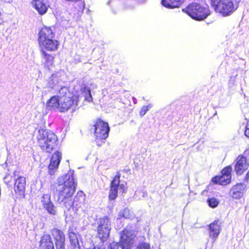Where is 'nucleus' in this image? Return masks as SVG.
Listing matches in <instances>:
<instances>
[{"label": "nucleus", "mask_w": 249, "mask_h": 249, "mask_svg": "<svg viewBox=\"0 0 249 249\" xmlns=\"http://www.w3.org/2000/svg\"><path fill=\"white\" fill-rule=\"evenodd\" d=\"M73 173L70 172L59 177L55 185V195L57 201L67 209H70L73 204L72 195L76 186Z\"/></svg>", "instance_id": "1"}, {"label": "nucleus", "mask_w": 249, "mask_h": 249, "mask_svg": "<svg viewBox=\"0 0 249 249\" xmlns=\"http://www.w3.org/2000/svg\"><path fill=\"white\" fill-rule=\"evenodd\" d=\"M54 36L55 32L51 27H44L40 30L38 38L40 51L53 52L57 50L60 43Z\"/></svg>", "instance_id": "2"}, {"label": "nucleus", "mask_w": 249, "mask_h": 249, "mask_svg": "<svg viewBox=\"0 0 249 249\" xmlns=\"http://www.w3.org/2000/svg\"><path fill=\"white\" fill-rule=\"evenodd\" d=\"M37 138L41 149L49 153L53 151L57 140V137L54 133L43 129L38 130Z\"/></svg>", "instance_id": "3"}, {"label": "nucleus", "mask_w": 249, "mask_h": 249, "mask_svg": "<svg viewBox=\"0 0 249 249\" xmlns=\"http://www.w3.org/2000/svg\"><path fill=\"white\" fill-rule=\"evenodd\" d=\"M183 11L192 18L197 20H202L210 15L207 6H204L197 2L191 3Z\"/></svg>", "instance_id": "4"}, {"label": "nucleus", "mask_w": 249, "mask_h": 249, "mask_svg": "<svg viewBox=\"0 0 249 249\" xmlns=\"http://www.w3.org/2000/svg\"><path fill=\"white\" fill-rule=\"evenodd\" d=\"M211 2L215 11L223 16L231 15L237 8V5H234L231 0H211Z\"/></svg>", "instance_id": "5"}, {"label": "nucleus", "mask_w": 249, "mask_h": 249, "mask_svg": "<svg viewBox=\"0 0 249 249\" xmlns=\"http://www.w3.org/2000/svg\"><path fill=\"white\" fill-rule=\"evenodd\" d=\"M98 236L101 242H105L108 239L111 229V221L107 216H103L96 220Z\"/></svg>", "instance_id": "6"}, {"label": "nucleus", "mask_w": 249, "mask_h": 249, "mask_svg": "<svg viewBox=\"0 0 249 249\" xmlns=\"http://www.w3.org/2000/svg\"><path fill=\"white\" fill-rule=\"evenodd\" d=\"M119 174L115 176L111 182L109 197L112 200L115 199L118 196V193L123 194L126 189V183H121Z\"/></svg>", "instance_id": "7"}, {"label": "nucleus", "mask_w": 249, "mask_h": 249, "mask_svg": "<svg viewBox=\"0 0 249 249\" xmlns=\"http://www.w3.org/2000/svg\"><path fill=\"white\" fill-rule=\"evenodd\" d=\"M135 231L128 229H124L121 234L120 246L122 249H130L135 237Z\"/></svg>", "instance_id": "8"}, {"label": "nucleus", "mask_w": 249, "mask_h": 249, "mask_svg": "<svg viewBox=\"0 0 249 249\" xmlns=\"http://www.w3.org/2000/svg\"><path fill=\"white\" fill-rule=\"evenodd\" d=\"M94 126L95 136L97 139L105 140L108 137L109 127L107 123L98 120Z\"/></svg>", "instance_id": "9"}, {"label": "nucleus", "mask_w": 249, "mask_h": 249, "mask_svg": "<svg viewBox=\"0 0 249 249\" xmlns=\"http://www.w3.org/2000/svg\"><path fill=\"white\" fill-rule=\"evenodd\" d=\"M79 96L80 95L77 93L71 96L60 98V111L65 112L71 107L77 106Z\"/></svg>", "instance_id": "10"}, {"label": "nucleus", "mask_w": 249, "mask_h": 249, "mask_svg": "<svg viewBox=\"0 0 249 249\" xmlns=\"http://www.w3.org/2000/svg\"><path fill=\"white\" fill-rule=\"evenodd\" d=\"M18 173L16 171L14 173V176L15 178L14 189L16 193L22 195L25 192L26 180L24 177L19 175Z\"/></svg>", "instance_id": "11"}, {"label": "nucleus", "mask_w": 249, "mask_h": 249, "mask_svg": "<svg viewBox=\"0 0 249 249\" xmlns=\"http://www.w3.org/2000/svg\"><path fill=\"white\" fill-rule=\"evenodd\" d=\"M61 153L58 151H56L53 154L50 160V163L48 166L49 173L50 175H53L58 168L61 160Z\"/></svg>", "instance_id": "12"}, {"label": "nucleus", "mask_w": 249, "mask_h": 249, "mask_svg": "<svg viewBox=\"0 0 249 249\" xmlns=\"http://www.w3.org/2000/svg\"><path fill=\"white\" fill-rule=\"evenodd\" d=\"M249 166L247 159L243 156H238L236 159V163L235 165V171L237 174L241 175L246 170Z\"/></svg>", "instance_id": "13"}, {"label": "nucleus", "mask_w": 249, "mask_h": 249, "mask_svg": "<svg viewBox=\"0 0 249 249\" xmlns=\"http://www.w3.org/2000/svg\"><path fill=\"white\" fill-rule=\"evenodd\" d=\"M209 236L213 241L218 237L220 231V224L218 220H216L209 225Z\"/></svg>", "instance_id": "14"}, {"label": "nucleus", "mask_w": 249, "mask_h": 249, "mask_svg": "<svg viewBox=\"0 0 249 249\" xmlns=\"http://www.w3.org/2000/svg\"><path fill=\"white\" fill-rule=\"evenodd\" d=\"M245 186L243 184H237L233 186L230 191V195L235 199L241 198L243 195Z\"/></svg>", "instance_id": "15"}, {"label": "nucleus", "mask_w": 249, "mask_h": 249, "mask_svg": "<svg viewBox=\"0 0 249 249\" xmlns=\"http://www.w3.org/2000/svg\"><path fill=\"white\" fill-rule=\"evenodd\" d=\"M40 249H54L52 238L49 234H45L42 237Z\"/></svg>", "instance_id": "16"}, {"label": "nucleus", "mask_w": 249, "mask_h": 249, "mask_svg": "<svg viewBox=\"0 0 249 249\" xmlns=\"http://www.w3.org/2000/svg\"><path fill=\"white\" fill-rule=\"evenodd\" d=\"M32 3L33 7L40 15H43L46 13L48 5L43 0H36Z\"/></svg>", "instance_id": "17"}, {"label": "nucleus", "mask_w": 249, "mask_h": 249, "mask_svg": "<svg viewBox=\"0 0 249 249\" xmlns=\"http://www.w3.org/2000/svg\"><path fill=\"white\" fill-rule=\"evenodd\" d=\"M40 52L43 64L45 67L49 68L53 64L54 56L47 53L44 50H42Z\"/></svg>", "instance_id": "18"}, {"label": "nucleus", "mask_w": 249, "mask_h": 249, "mask_svg": "<svg viewBox=\"0 0 249 249\" xmlns=\"http://www.w3.org/2000/svg\"><path fill=\"white\" fill-rule=\"evenodd\" d=\"M52 234L55 240V245L65 244V237L61 230L56 228L53 229L52 230Z\"/></svg>", "instance_id": "19"}, {"label": "nucleus", "mask_w": 249, "mask_h": 249, "mask_svg": "<svg viewBox=\"0 0 249 249\" xmlns=\"http://www.w3.org/2000/svg\"><path fill=\"white\" fill-rule=\"evenodd\" d=\"M60 98L57 96L52 97L47 103V107L49 109L57 108L60 111Z\"/></svg>", "instance_id": "20"}, {"label": "nucleus", "mask_w": 249, "mask_h": 249, "mask_svg": "<svg viewBox=\"0 0 249 249\" xmlns=\"http://www.w3.org/2000/svg\"><path fill=\"white\" fill-rule=\"evenodd\" d=\"M184 0H161V4L167 8L179 7Z\"/></svg>", "instance_id": "21"}, {"label": "nucleus", "mask_w": 249, "mask_h": 249, "mask_svg": "<svg viewBox=\"0 0 249 249\" xmlns=\"http://www.w3.org/2000/svg\"><path fill=\"white\" fill-rule=\"evenodd\" d=\"M231 177L221 175L219 177L213 178L212 181L216 183L222 185H225L231 182Z\"/></svg>", "instance_id": "22"}, {"label": "nucleus", "mask_w": 249, "mask_h": 249, "mask_svg": "<svg viewBox=\"0 0 249 249\" xmlns=\"http://www.w3.org/2000/svg\"><path fill=\"white\" fill-rule=\"evenodd\" d=\"M69 235L73 249H80L77 235L73 231H69Z\"/></svg>", "instance_id": "23"}, {"label": "nucleus", "mask_w": 249, "mask_h": 249, "mask_svg": "<svg viewBox=\"0 0 249 249\" xmlns=\"http://www.w3.org/2000/svg\"><path fill=\"white\" fill-rule=\"evenodd\" d=\"M80 92L84 95L85 99L89 102L92 101V97L90 93L89 88L83 85L80 87Z\"/></svg>", "instance_id": "24"}, {"label": "nucleus", "mask_w": 249, "mask_h": 249, "mask_svg": "<svg viewBox=\"0 0 249 249\" xmlns=\"http://www.w3.org/2000/svg\"><path fill=\"white\" fill-rule=\"evenodd\" d=\"M60 73L57 72L52 75L49 79L48 86L51 88H53L55 86L57 85L60 80Z\"/></svg>", "instance_id": "25"}, {"label": "nucleus", "mask_w": 249, "mask_h": 249, "mask_svg": "<svg viewBox=\"0 0 249 249\" xmlns=\"http://www.w3.org/2000/svg\"><path fill=\"white\" fill-rule=\"evenodd\" d=\"M58 96H57L59 98H62L63 97H66L67 96H71L74 94L71 93L67 87H64L60 89L59 90Z\"/></svg>", "instance_id": "26"}, {"label": "nucleus", "mask_w": 249, "mask_h": 249, "mask_svg": "<svg viewBox=\"0 0 249 249\" xmlns=\"http://www.w3.org/2000/svg\"><path fill=\"white\" fill-rule=\"evenodd\" d=\"M45 210L51 214L56 215L57 211L53 202H51L44 206Z\"/></svg>", "instance_id": "27"}, {"label": "nucleus", "mask_w": 249, "mask_h": 249, "mask_svg": "<svg viewBox=\"0 0 249 249\" xmlns=\"http://www.w3.org/2000/svg\"><path fill=\"white\" fill-rule=\"evenodd\" d=\"M41 201L43 206L52 202L51 200V195L48 194L43 195V196H42Z\"/></svg>", "instance_id": "28"}, {"label": "nucleus", "mask_w": 249, "mask_h": 249, "mask_svg": "<svg viewBox=\"0 0 249 249\" xmlns=\"http://www.w3.org/2000/svg\"><path fill=\"white\" fill-rule=\"evenodd\" d=\"M153 107L151 104H148L147 106H143L140 110L139 115L141 117H143L146 113Z\"/></svg>", "instance_id": "29"}, {"label": "nucleus", "mask_w": 249, "mask_h": 249, "mask_svg": "<svg viewBox=\"0 0 249 249\" xmlns=\"http://www.w3.org/2000/svg\"><path fill=\"white\" fill-rule=\"evenodd\" d=\"M207 202L210 207L215 208L217 207L219 203L218 200L215 198H210L207 200Z\"/></svg>", "instance_id": "30"}, {"label": "nucleus", "mask_w": 249, "mask_h": 249, "mask_svg": "<svg viewBox=\"0 0 249 249\" xmlns=\"http://www.w3.org/2000/svg\"><path fill=\"white\" fill-rule=\"evenodd\" d=\"M130 211L129 209L125 208L119 213V216L120 217H124L125 218H130Z\"/></svg>", "instance_id": "31"}, {"label": "nucleus", "mask_w": 249, "mask_h": 249, "mask_svg": "<svg viewBox=\"0 0 249 249\" xmlns=\"http://www.w3.org/2000/svg\"><path fill=\"white\" fill-rule=\"evenodd\" d=\"M232 169L231 167L230 166H228L224 168L221 174L222 175L231 177V172Z\"/></svg>", "instance_id": "32"}, {"label": "nucleus", "mask_w": 249, "mask_h": 249, "mask_svg": "<svg viewBox=\"0 0 249 249\" xmlns=\"http://www.w3.org/2000/svg\"><path fill=\"white\" fill-rule=\"evenodd\" d=\"M104 243L105 242H102L101 243H98L96 246L90 247L86 249H106V245Z\"/></svg>", "instance_id": "33"}, {"label": "nucleus", "mask_w": 249, "mask_h": 249, "mask_svg": "<svg viewBox=\"0 0 249 249\" xmlns=\"http://www.w3.org/2000/svg\"><path fill=\"white\" fill-rule=\"evenodd\" d=\"M137 249H150V247L149 244L143 243L139 245L137 247Z\"/></svg>", "instance_id": "34"}, {"label": "nucleus", "mask_w": 249, "mask_h": 249, "mask_svg": "<svg viewBox=\"0 0 249 249\" xmlns=\"http://www.w3.org/2000/svg\"><path fill=\"white\" fill-rule=\"evenodd\" d=\"M107 249H119L118 243L113 242L108 246Z\"/></svg>", "instance_id": "35"}, {"label": "nucleus", "mask_w": 249, "mask_h": 249, "mask_svg": "<svg viewBox=\"0 0 249 249\" xmlns=\"http://www.w3.org/2000/svg\"><path fill=\"white\" fill-rule=\"evenodd\" d=\"M56 249H65V244H56Z\"/></svg>", "instance_id": "36"}, {"label": "nucleus", "mask_w": 249, "mask_h": 249, "mask_svg": "<svg viewBox=\"0 0 249 249\" xmlns=\"http://www.w3.org/2000/svg\"><path fill=\"white\" fill-rule=\"evenodd\" d=\"M245 135L247 137L249 138V126H248L247 125L245 130Z\"/></svg>", "instance_id": "37"}, {"label": "nucleus", "mask_w": 249, "mask_h": 249, "mask_svg": "<svg viewBox=\"0 0 249 249\" xmlns=\"http://www.w3.org/2000/svg\"><path fill=\"white\" fill-rule=\"evenodd\" d=\"M142 196L143 197H145L147 196V193L146 192L143 191L142 192Z\"/></svg>", "instance_id": "38"}, {"label": "nucleus", "mask_w": 249, "mask_h": 249, "mask_svg": "<svg viewBox=\"0 0 249 249\" xmlns=\"http://www.w3.org/2000/svg\"><path fill=\"white\" fill-rule=\"evenodd\" d=\"M246 178H247V180L249 179V171H248V172L247 174Z\"/></svg>", "instance_id": "39"}, {"label": "nucleus", "mask_w": 249, "mask_h": 249, "mask_svg": "<svg viewBox=\"0 0 249 249\" xmlns=\"http://www.w3.org/2000/svg\"><path fill=\"white\" fill-rule=\"evenodd\" d=\"M5 2L10 3L13 0H3Z\"/></svg>", "instance_id": "40"}, {"label": "nucleus", "mask_w": 249, "mask_h": 249, "mask_svg": "<svg viewBox=\"0 0 249 249\" xmlns=\"http://www.w3.org/2000/svg\"><path fill=\"white\" fill-rule=\"evenodd\" d=\"M91 86H93V88H97V85L95 84H91Z\"/></svg>", "instance_id": "41"}, {"label": "nucleus", "mask_w": 249, "mask_h": 249, "mask_svg": "<svg viewBox=\"0 0 249 249\" xmlns=\"http://www.w3.org/2000/svg\"><path fill=\"white\" fill-rule=\"evenodd\" d=\"M75 89H78V86H76L75 87Z\"/></svg>", "instance_id": "42"}, {"label": "nucleus", "mask_w": 249, "mask_h": 249, "mask_svg": "<svg viewBox=\"0 0 249 249\" xmlns=\"http://www.w3.org/2000/svg\"><path fill=\"white\" fill-rule=\"evenodd\" d=\"M36 0H33V2H35Z\"/></svg>", "instance_id": "43"}]
</instances>
